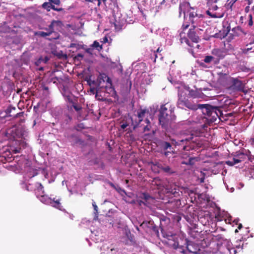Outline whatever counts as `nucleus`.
Segmentation results:
<instances>
[{
  "mask_svg": "<svg viewBox=\"0 0 254 254\" xmlns=\"http://www.w3.org/2000/svg\"><path fill=\"white\" fill-rule=\"evenodd\" d=\"M232 104L231 100H226L224 102V105L220 106H212L209 104H198L199 108L202 110L203 114L209 118L211 122H215L217 118H220L222 116V110L221 109L224 110H228L227 106Z\"/></svg>",
  "mask_w": 254,
  "mask_h": 254,
  "instance_id": "nucleus-1",
  "label": "nucleus"
},
{
  "mask_svg": "<svg viewBox=\"0 0 254 254\" xmlns=\"http://www.w3.org/2000/svg\"><path fill=\"white\" fill-rule=\"evenodd\" d=\"M174 107L170 103H167L161 106L159 110V122L164 128H166L175 120Z\"/></svg>",
  "mask_w": 254,
  "mask_h": 254,
  "instance_id": "nucleus-2",
  "label": "nucleus"
},
{
  "mask_svg": "<svg viewBox=\"0 0 254 254\" xmlns=\"http://www.w3.org/2000/svg\"><path fill=\"white\" fill-rule=\"evenodd\" d=\"M204 15L197 12L194 8H191L189 11L188 21H185L182 28L184 30L188 28L190 25L193 28H197L199 30L202 31L201 28L203 27L205 22L204 20Z\"/></svg>",
  "mask_w": 254,
  "mask_h": 254,
  "instance_id": "nucleus-3",
  "label": "nucleus"
},
{
  "mask_svg": "<svg viewBox=\"0 0 254 254\" xmlns=\"http://www.w3.org/2000/svg\"><path fill=\"white\" fill-rule=\"evenodd\" d=\"M182 239L176 234L167 235L166 244L170 248L177 251L179 253L186 254L185 247L180 244Z\"/></svg>",
  "mask_w": 254,
  "mask_h": 254,
  "instance_id": "nucleus-4",
  "label": "nucleus"
},
{
  "mask_svg": "<svg viewBox=\"0 0 254 254\" xmlns=\"http://www.w3.org/2000/svg\"><path fill=\"white\" fill-rule=\"evenodd\" d=\"M177 106L180 108L183 109L186 107L192 110H196L199 108L198 105H195L189 100L188 96L184 91H181L179 93Z\"/></svg>",
  "mask_w": 254,
  "mask_h": 254,
  "instance_id": "nucleus-5",
  "label": "nucleus"
},
{
  "mask_svg": "<svg viewBox=\"0 0 254 254\" xmlns=\"http://www.w3.org/2000/svg\"><path fill=\"white\" fill-rule=\"evenodd\" d=\"M96 86L101 90L112 86V80L105 73H100L96 80Z\"/></svg>",
  "mask_w": 254,
  "mask_h": 254,
  "instance_id": "nucleus-6",
  "label": "nucleus"
},
{
  "mask_svg": "<svg viewBox=\"0 0 254 254\" xmlns=\"http://www.w3.org/2000/svg\"><path fill=\"white\" fill-rule=\"evenodd\" d=\"M226 242L225 245L219 247L220 254H236L237 250L233 247L232 243L230 241H226Z\"/></svg>",
  "mask_w": 254,
  "mask_h": 254,
  "instance_id": "nucleus-7",
  "label": "nucleus"
},
{
  "mask_svg": "<svg viewBox=\"0 0 254 254\" xmlns=\"http://www.w3.org/2000/svg\"><path fill=\"white\" fill-rule=\"evenodd\" d=\"M141 198L142 200H137V202L139 206H141L142 204L144 205L150 207L151 205L154 202L155 199L153 197H151L148 193H143L141 196Z\"/></svg>",
  "mask_w": 254,
  "mask_h": 254,
  "instance_id": "nucleus-8",
  "label": "nucleus"
},
{
  "mask_svg": "<svg viewBox=\"0 0 254 254\" xmlns=\"http://www.w3.org/2000/svg\"><path fill=\"white\" fill-rule=\"evenodd\" d=\"M231 88L237 91H240L244 93L247 92V90L245 89V85L243 82L237 78H232Z\"/></svg>",
  "mask_w": 254,
  "mask_h": 254,
  "instance_id": "nucleus-9",
  "label": "nucleus"
},
{
  "mask_svg": "<svg viewBox=\"0 0 254 254\" xmlns=\"http://www.w3.org/2000/svg\"><path fill=\"white\" fill-rule=\"evenodd\" d=\"M31 184H29L26 187V190L28 191H34L37 197H39L41 194L45 193V191L44 190V187L43 185L39 183H36L35 184V188L33 189L30 187Z\"/></svg>",
  "mask_w": 254,
  "mask_h": 254,
  "instance_id": "nucleus-10",
  "label": "nucleus"
},
{
  "mask_svg": "<svg viewBox=\"0 0 254 254\" xmlns=\"http://www.w3.org/2000/svg\"><path fill=\"white\" fill-rule=\"evenodd\" d=\"M236 157L241 160V162L251 159V153L249 150L242 149L237 151L235 153Z\"/></svg>",
  "mask_w": 254,
  "mask_h": 254,
  "instance_id": "nucleus-11",
  "label": "nucleus"
},
{
  "mask_svg": "<svg viewBox=\"0 0 254 254\" xmlns=\"http://www.w3.org/2000/svg\"><path fill=\"white\" fill-rule=\"evenodd\" d=\"M197 28H191L189 29L187 35L189 38L193 42L197 43L200 41V38L196 33L198 32Z\"/></svg>",
  "mask_w": 254,
  "mask_h": 254,
  "instance_id": "nucleus-12",
  "label": "nucleus"
},
{
  "mask_svg": "<svg viewBox=\"0 0 254 254\" xmlns=\"http://www.w3.org/2000/svg\"><path fill=\"white\" fill-rule=\"evenodd\" d=\"M193 135L190 134L189 137H187L186 135H183L182 137H179L180 140H185L184 141L181 142V145L183 146V149L184 150H189V147L188 145L190 143V140L193 139Z\"/></svg>",
  "mask_w": 254,
  "mask_h": 254,
  "instance_id": "nucleus-13",
  "label": "nucleus"
},
{
  "mask_svg": "<svg viewBox=\"0 0 254 254\" xmlns=\"http://www.w3.org/2000/svg\"><path fill=\"white\" fill-rule=\"evenodd\" d=\"M146 113H149V111L146 109H140L137 111V116L138 120L137 122H136V124L133 125V129H135L139 126V124L143 121V119Z\"/></svg>",
  "mask_w": 254,
  "mask_h": 254,
  "instance_id": "nucleus-14",
  "label": "nucleus"
},
{
  "mask_svg": "<svg viewBox=\"0 0 254 254\" xmlns=\"http://www.w3.org/2000/svg\"><path fill=\"white\" fill-rule=\"evenodd\" d=\"M16 108L14 107L9 106L6 110V113L7 115L13 118L22 116L23 112L15 113Z\"/></svg>",
  "mask_w": 254,
  "mask_h": 254,
  "instance_id": "nucleus-15",
  "label": "nucleus"
},
{
  "mask_svg": "<svg viewBox=\"0 0 254 254\" xmlns=\"http://www.w3.org/2000/svg\"><path fill=\"white\" fill-rule=\"evenodd\" d=\"M212 240L213 241H218L221 243V246L225 245L226 243V241H229L227 239H225L224 236L222 234H218L216 235H213Z\"/></svg>",
  "mask_w": 254,
  "mask_h": 254,
  "instance_id": "nucleus-16",
  "label": "nucleus"
},
{
  "mask_svg": "<svg viewBox=\"0 0 254 254\" xmlns=\"http://www.w3.org/2000/svg\"><path fill=\"white\" fill-rule=\"evenodd\" d=\"M42 7L46 9L48 11H50L51 9H52L57 11H61L63 10L62 8H57L55 5H52L50 2H45L43 3Z\"/></svg>",
  "mask_w": 254,
  "mask_h": 254,
  "instance_id": "nucleus-17",
  "label": "nucleus"
},
{
  "mask_svg": "<svg viewBox=\"0 0 254 254\" xmlns=\"http://www.w3.org/2000/svg\"><path fill=\"white\" fill-rule=\"evenodd\" d=\"M212 54L218 58V60L223 59L225 56L223 51L219 49H213Z\"/></svg>",
  "mask_w": 254,
  "mask_h": 254,
  "instance_id": "nucleus-18",
  "label": "nucleus"
},
{
  "mask_svg": "<svg viewBox=\"0 0 254 254\" xmlns=\"http://www.w3.org/2000/svg\"><path fill=\"white\" fill-rule=\"evenodd\" d=\"M199 160V158L197 157H189V160L188 161H183L182 162L183 164H185L187 165H193L196 162H197Z\"/></svg>",
  "mask_w": 254,
  "mask_h": 254,
  "instance_id": "nucleus-19",
  "label": "nucleus"
},
{
  "mask_svg": "<svg viewBox=\"0 0 254 254\" xmlns=\"http://www.w3.org/2000/svg\"><path fill=\"white\" fill-rule=\"evenodd\" d=\"M39 199V200L43 203L45 204H50L51 198L49 197L47 195L45 194V193L41 194L39 196V197H37Z\"/></svg>",
  "mask_w": 254,
  "mask_h": 254,
  "instance_id": "nucleus-20",
  "label": "nucleus"
},
{
  "mask_svg": "<svg viewBox=\"0 0 254 254\" xmlns=\"http://www.w3.org/2000/svg\"><path fill=\"white\" fill-rule=\"evenodd\" d=\"M50 204L57 209H61L62 205L60 203V199L56 200L55 198H54L53 199H51Z\"/></svg>",
  "mask_w": 254,
  "mask_h": 254,
  "instance_id": "nucleus-21",
  "label": "nucleus"
},
{
  "mask_svg": "<svg viewBox=\"0 0 254 254\" xmlns=\"http://www.w3.org/2000/svg\"><path fill=\"white\" fill-rule=\"evenodd\" d=\"M240 162L241 160H239V158L236 157V154H235L232 160L227 161L225 163L228 166H233Z\"/></svg>",
  "mask_w": 254,
  "mask_h": 254,
  "instance_id": "nucleus-22",
  "label": "nucleus"
},
{
  "mask_svg": "<svg viewBox=\"0 0 254 254\" xmlns=\"http://www.w3.org/2000/svg\"><path fill=\"white\" fill-rule=\"evenodd\" d=\"M171 144L175 146H181V142L184 141L185 140H180L179 136H177L176 138H170Z\"/></svg>",
  "mask_w": 254,
  "mask_h": 254,
  "instance_id": "nucleus-23",
  "label": "nucleus"
},
{
  "mask_svg": "<svg viewBox=\"0 0 254 254\" xmlns=\"http://www.w3.org/2000/svg\"><path fill=\"white\" fill-rule=\"evenodd\" d=\"M161 146L164 150H167L168 149L171 150L172 149L171 144L165 141L161 142Z\"/></svg>",
  "mask_w": 254,
  "mask_h": 254,
  "instance_id": "nucleus-24",
  "label": "nucleus"
},
{
  "mask_svg": "<svg viewBox=\"0 0 254 254\" xmlns=\"http://www.w3.org/2000/svg\"><path fill=\"white\" fill-rule=\"evenodd\" d=\"M160 168L164 172L169 174H173L175 173V171L173 170L169 166H166L165 167L161 166L160 167Z\"/></svg>",
  "mask_w": 254,
  "mask_h": 254,
  "instance_id": "nucleus-25",
  "label": "nucleus"
},
{
  "mask_svg": "<svg viewBox=\"0 0 254 254\" xmlns=\"http://www.w3.org/2000/svg\"><path fill=\"white\" fill-rule=\"evenodd\" d=\"M203 61L205 63L210 64L211 62H213L214 63H216L215 59L214 57L211 56H206L204 57Z\"/></svg>",
  "mask_w": 254,
  "mask_h": 254,
  "instance_id": "nucleus-26",
  "label": "nucleus"
},
{
  "mask_svg": "<svg viewBox=\"0 0 254 254\" xmlns=\"http://www.w3.org/2000/svg\"><path fill=\"white\" fill-rule=\"evenodd\" d=\"M90 91L91 93L93 94H94L96 93L97 94L99 92L101 91V90L100 88H98L97 86H90Z\"/></svg>",
  "mask_w": 254,
  "mask_h": 254,
  "instance_id": "nucleus-27",
  "label": "nucleus"
},
{
  "mask_svg": "<svg viewBox=\"0 0 254 254\" xmlns=\"http://www.w3.org/2000/svg\"><path fill=\"white\" fill-rule=\"evenodd\" d=\"M161 51V50H160V48H158L157 50L154 52V56H155V59L154 62H156V60L157 58H159L160 60H162L163 59V57L161 54H159Z\"/></svg>",
  "mask_w": 254,
  "mask_h": 254,
  "instance_id": "nucleus-28",
  "label": "nucleus"
},
{
  "mask_svg": "<svg viewBox=\"0 0 254 254\" xmlns=\"http://www.w3.org/2000/svg\"><path fill=\"white\" fill-rule=\"evenodd\" d=\"M59 59H67V56L66 54H64L62 51L59 52H57V54H55Z\"/></svg>",
  "mask_w": 254,
  "mask_h": 254,
  "instance_id": "nucleus-29",
  "label": "nucleus"
},
{
  "mask_svg": "<svg viewBox=\"0 0 254 254\" xmlns=\"http://www.w3.org/2000/svg\"><path fill=\"white\" fill-rule=\"evenodd\" d=\"M92 47L97 49L98 51L102 49V46L100 45L99 43L97 41H95L92 45Z\"/></svg>",
  "mask_w": 254,
  "mask_h": 254,
  "instance_id": "nucleus-30",
  "label": "nucleus"
},
{
  "mask_svg": "<svg viewBox=\"0 0 254 254\" xmlns=\"http://www.w3.org/2000/svg\"><path fill=\"white\" fill-rule=\"evenodd\" d=\"M54 24L55 27H57V29H58V28H62L63 25V24L61 21L60 20H53Z\"/></svg>",
  "mask_w": 254,
  "mask_h": 254,
  "instance_id": "nucleus-31",
  "label": "nucleus"
},
{
  "mask_svg": "<svg viewBox=\"0 0 254 254\" xmlns=\"http://www.w3.org/2000/svg\"><path fill=\"white\" fill-rule=\"evenodd\" d=\"M223 220H224L225 223H227L226 219L224 218L223 217L221 216L220 215L218 214V215L215 216L214 221L217 222L222 221Z\"/></svg>",
  "mask_w": 254,
  "mask_h": 254,
  "instance_id": "nucleus-32",
  "label": "nucleus"
},
{
  "mask_svg": "<svg viewBox=\"0 0 254 254\" xmlns=\"http://www.w3.org/2000/svg\"><path fill=\"white\" fill-rule=\"evenodd\" d=\"M38 34L39 36L41 37H45L46 36H50V35H51V32L48 31L47 32H45L43 31H40Z\"/></svg>",
  "mask_w": 254,
  "mask_h": 254,
  "instance_id": "nucleus-33",
  "label": "nucleus"
},
{
  "mask_svg": "<svg viewBox=\"0 0 254 254\" xmlns=\"http://www.w3.org/2000/svg\"><path fill=\"white\" fill-rule=\"evenodd\" d=\"M187 5H188V4L186 3H181L180 4V5H179L180 14H181L182 12H183L185 14V11L184 9V8Z\"/></svg>",
  "mask_w": 254,
  "mask_h": 254,
  "instance_id": "nucleus-34",
  "label": "nucleus"
},
{
  "mask_svg": "<svg viewBox=\"0 0 254 254\" xmlns=\"http://www.w3.org/2000/svg\"><path fill=\"white\" fill-rule=\"evenodd\" d=\"M54 22H53V20L51 22V24H50V25L49 26V27H48V31L49 32H51V34L52 33H53L54 32V29H55V25L54 24Z\"/></svg>",
  "mask_w": 254,
  "mask_h": 254,
  "instance_id": "nucleus-35",
  "label": "nucleus"
},
{
  "mask_svg": "<svg viewBox=\"0 0 254 254\" xmlns=\"http://www.w3.org/2000/svg\"><path fill=\"white\" fill-rule=\"evenodd\" d=\"M248 17H249L248 25L249 26L251 27L253 25V15L252 14H250L248 16Z\"/></svg>",
  "mask_w": 254,
  "mask_h": 254,
  "instance_id": "nucleus-36",
  "label": "nucleus"
},
{
  "mask_svg": "<svg viewBox=\"0 0 254 254\" xmlns=\"http://www.w3.org/2000/svg\"><path fill=\"white\" fill-rule=\"evenodd\" d=\"M87 83L90 86H96V81L95 80H92L91 79H88L87 80Z\"/></svg>",
  "mask_w": 254,
  "mask_h": 254,
  "instance_id": "nucleus-37",
  "label": "nucleus"
},
{
  "mask_svg": "<svg viewBox=\"0 0 254 254\" xmlns=\"http://www.w3.org/2000/svg\"><path fill=\"white\" fill-rule=\"evenodd\" d=\"M229 0H227V6L230 9H232V7L234 4L236 2V1H234V0H231L230 2H229Z\"/></svg>",
  "mask_w": 254,
  "mask_h": 254,
  "instance_id": "nucleus-38",
  "label": "nucleus"
},
{
  "mask_svg": "<svg viewBox=\"0 0 254 254\" xmlns=\"http://www.w3.org/2000/svg\"><path fill=\"white\" fill-rule=\"evenodd\" d=\"M184 42L186 43L190 47H192L190 45V42L189 41V39L185 37L184 38L181 39V43H184Z\"/></svg>",
  "mask_w": 254,
  "mask_h": 254,
  "instance_id": "nucleus-39",
  "label": "nucleus"
},
{
  "mask_svg": "<svg viewBox=\"0 0 254 254\" xmlns=\"http://www.w3.org/2000/svg\"><path fill=\"white\" fill-rule=\"evenodd\" d=\"M72 106L74 110L76 111H79L81 110L82 108L80 106L76 104L73 103Z\"/></svg>",
  "mask_w": 254,
  "mask_h": 254,
  "instance_id": "nucleus-40",
  "label": "nucleus"
},
{
  "mask_svg": "<svg viewBox=\"0 0 254 254\" xmlns=\"http://www.w3.org/2000/svg\"><path fill=\"white\" fill-rule=\"evenodd\" d=\"M241 242H240V244L239 245H235L234 248H236L237 252H241L243 249V245L241 246L240 244Z\"/></svg>",
  "mask_w": 254,
  "mask_h": 254,
  "instance_id": "nucleus-41",
  "label": "nucleus"
},
{
  "mask_svg": "<svg viewBox=\"0 0 254 254\" xmlns=\"http://www.w3.org/2000/svg\"><path fill=\"white\" fill-rule=\"evenodd\" d=\"M151 124H147L143 127V132L149 131L151 129Z\"/></svg>",
  "mask_w": 254,
  "mask_h": 254,
  "instance_id": "nucleus-42",
  "label": "nucleus"
},
{
  "mask_svg": "<svg viewBox=\"0 0 254 254\" xmlns=\"http://www.w3.org/2000/svg\"><path fill=\"white\" fill-rule=\"evenodd\" d=\"M66 99L70 103H73V100L71 99V95L69 94L65 95Z\"/></svg>",
  "mask_w": 254,
  "mask_h": 254,
  "instance_id": "nucleus-43",
  "label": "nucleus"
},
{
  "mask_svg": "<svg viewBox=\"0 0 254 254\" xmlns=\"http://www.w3.org/2000/svg\"><path fill=\"white\" fill-rule=\"evenodd\" d=\"M43 57H40L38 60L35 62V65H37V66H38L41 63L43 62Z\"/></svg>",
  "mask_w": 254,
  "mask_h": 254,
  "instance_id": "nucleus-44",
  "label": "nucleus"
},
{
  "mask_svg": "<svg viewBox=\"0 0 254 254\" xmlns=\"http://www.w3.org/2000/svg\"><path fill=\"white\" fill-rule=\"evenodd\" d=\"M222 17V15L220 14H217V13H212L211 17L212 18H221Z\"/></svg>",
  "mask_w": 254,
  "mask_h": 254,
  "instance_id": "nucleus-45",
  "label": "nucleus"
},
{
  "mask_svg": "<svg viewBox=\"0 0 254 254\" xmlns=\"http://www.w3.org/2000/svg\"><path fill=\"white\" fill-rule=\"evenodd\" d=\"M209 10H216L218 9V6L216 5H213V4H212V5H211L210 6H209Z\"/></svg>",
  "mask_w": 254,
  "mask_h": 254,
  "instance_id": "nucleus-46",
  "label": "nucleus"
},
{
  "mask_svg": "<svg viewBox=\"0 0 254 254\" xmlns=\"http://www.w3.org/2000/svg\"><path fill=\"white\" fill-rule=\"evenodd\" d=\"M206 1V5L210 6L214 3V0H205Z\"/></svg>",
  "mask_w": 254,
  "mask_h": 254,
  "instance_id": "nucleus-47",
  "label": "nucleus"
},
{
  "mask_svg": "<svg viewBox=\"0 0 254 254\" xmlns=\"http://www.w3.org/2000/svg\"><path fill=\"white\" fill-rule=\"evenodd\" d=\"M51 2L56 5H59L61 3V1L60 0H53Z\"/></svg>",
  "mask_w": 254,
  "mask_h": 254,
  "instance_id": "nucleus-48",
  "label": "nucleus"
},
{
  "mask_svg": "<svg viewBox=\"0 0 254 254\" xmlns=\"http://www.w3.org/2000/svg\"><path fill=\"white\" fill-rule=\"evenodd\" d=\"M164 155L166 156V157H168L170 154L171 153V152L170 151H167V150H164Z\"/></svg>",
  "mask_w": 254,
  "mask_h": 254,
  "instance_id": "nucleus-49",
  "label": "nucleus"
},
{
  "mask_svg": "<svg viewBox=\"0 0 254 254\" xmlns=\"http://www.w3.org/2000/svg\"><path fill=\"white\" fill-rule=\"evenodd\" d=\"M128 126V124L127 123H124L121 126V127L122 129L126 128Z\"/></svg>",
  "mask_w": 254,
  "mask_h": 254,
  "instance_id": "nucleus-50",
  "label": "nucleus"
},
{
  "mask_svg": "<svg viewBox=\"0 0 254 254\" xmlns=\"http://www.w3.org/2000/svg\"><path fill=\"white\" fill-rule=\"evenodd\" d=\"M43 63L46 64L49 60V58L46 56L44 58H43Z\"/></svg>",
  "mask_w": 254,
  "mask_h": 254,
  "instance_id": "nucleus-51",
  "label": "nucleus"
},
{
  "mask_svg": "<svg viewBox=\"0 0 254 254\" xmlns=\"http://www.w3.org/2000/svg\"><path fill=\"white\" fill-rule=\"evenodd\" d=\"M93 207H94V210H95L96 212H97V211H98V206L96 205V204H95V202H94V203H93Z\"/></svg>",
  "mask_w": 254,
  "mask_h": 254,
  "instance_id": "nucleus-52",
  "label": "nucleus"
},
{
  "mask_svg": "<svg viewBox=\"0 0 254 254\" xmlns=\"http://www.w3.org/2000/svg\"><path fill=\"white\" fill-rule=\"evenodd\" d=\"M249 141L252 145H254V137L250 138Z\"/></svg>",
  "mask_w": 254,
  "mask_h": 254,
  "instance_id": "nucleus-53",
  "label": "nucleus"
},
{
  "mask_svg": "<svg viewBox=\"0 0 254 254\" xmlns=\"http://www.w3.org/2000/svg\"><path fill=\"white\" fill-rule=\"evenodd\" d=\"M210 10L209 9L206 11V14L211 17L212 13L210 11Z\"/></svg>",
  "mask_w": 254,
  "mask_h": 254,
  "instance_id": "nucleus-54",
  "label": "nucleus"
},
{
  "mask_svg": "<svg viewBox=\"0 0 254 254\" xmlns=\"http://www.w3.org/2000/svg\"><path fill=\"white\" fill-rule=\"evenodd\" d=\"M250 11V6H247L245 7V12L246 13H248Z\"/></svg>",
  "mask_w": 254,
  "mask_h": 254,
  "instance_id": "nucleus-55",
  "label": "nucleus"
},
{
  "mask_svg": "<svg viewBox=\"0 0 254 254\" xmlns=\"http://www.w3.org/2000/svg\"><path fill=\"white\" fill-rule=\"evenodd\" d=\"M153 230L156 232V234H158V230L156 226H153Z\"/></svg>",
  "mask_w": 254,
  "mask_h": 254,
  "instance_id": "nucleus-56",
  "label": "nucleus"
},
{
  "mask_svg": "<svg viewBox=\"0 0 254 254\" xmlns=\"http://www.w3.org/2000/svg\"><path fill=\"white\" fill-rule=\"evenodd\" d=\"M98 0V5H100V4H101V1H103V2H106V0Z\"/></svg>",
  "mask_w": 254,
  "mask_h": 254,
  "instance_id": "nucleus-57",
  "label": "nucleus"
},
{
  "mask_svg": "<svg viewBox=\"0 0 254 254\" xmlns=\"http://www.w3.org/2000/svg\"><path fill=\"white\" fill-rule=\"evenodd\" d=\"M242 227H243V225L242 224H241V223L238 224V229L241 230Z\"/></svg>",
  "mask_w": 254,
  "mask_h": 254,
  "instance_id": "nucleus-58",
  "label": "nucleus"
},
{
  "mask_svg": "<svg viewBox=\"0 0 254 254\" xmlns=\"http://www.w3.org/2000/svg\"><path fill=\"white\" fill-rule=\"evenodd\" d=\"M146 123L147 124H151L149 120L148 119H146L145 120Z\"/></svg>",
  "mask_w": 254,
  "mask_h": 254,
  "instance_id": "nucleus-59",
  "label": "nucleus"
},
{
  "mask_svg": "<svg viewBox=\"0 0 254 254\" xmlns=\"http://www.w3.org/2000/svg\"><path fill=\"white\" fill-rule=\"evenodd\" d=\"M239 220L238 219H235L233 221V222L235 223L236 224H238Z\"/></svg>",
  "mask_w": 254,
  "mask_h": 254,
  "instance_id": "nucleus-60",
  "label": "nucleus"
},
{
  "mask_svg": "<svg viewBox=\"0 0 254 254\" xmlns=\"http://www.w3.org/2000/svg\"><path fill=\"white\" fill-rule=\"evenodd\" d=\"M77 57L83 58V56L81 54H78L75 58H77Z\"/></svg>",
  "mask_w": 254,
  "mask_h": 254,
  "instance_id": "nucleus-61",
  "label": "nucleus"
},
{
  "mask_svg": "<svg viewBox=\"0 0 254 254\" xmlns=\"http://www.w3.org/2000/svg\"><path fill=\"white\" fill-rule=\"evenodd\" d=\"M192 92H193V91H190V96H191V97H195L194 94H193Z\"/></svg>",
  "mask_w": 254,
  "mask_h": 254,
  "instance_id": "nucleus-62",
  "label": "nucleus"
},
{
  "mask_svg": "<svg viewBox=\"0 0 254 254\" xmlns=\"http://www.w3.org/2000/svg\"><path fill=\"white\" fill-rule=\"evenodd\" d=\"M254 44V37H253L252 41L250 43V45Z\"/></svg>",
  "mask_w": 254,
  "mask_h": 254,
  "instance_id": "nucleus-63",
  "label": "nucleus"
},
{
  "mask_svg": "<svg viewBox=\"0 0 254 254\" xmlns=\"http://www.w3.org/2000/svg\"><path fill=\"white\" fill-rule=\"evenodd\" d=\"M251 10L252 12H253V13L254 14V6L252 7Z\"/></svg>",
  "mask_w": 254,
  "mask_h": 254,
  "instance_id": "nucleus-64",
  "label": "nucleus"
}]
</instances>
